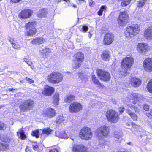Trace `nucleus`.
Returning <instances> with one entry per match:
<instances>
[{
	"instance_id": "obj_9",
	"label": "nucleus",
	"mask_w": 152,
	"mask_h": 152,
	"mask_svg": "<svg viewBox=\"0 0 152 152\" xmlns=\"http://www.w3.org/2000/svg\"><path fill=\"white\" fill-rule=\"evenodd\" d=\"M97 73L99 78L102 80L107 81L110 79V74L103 69H98L97 71Z\"/></svg>"
},
{
	"instance_id": "obj_28",
	"label": "nucleus",
	"mask_w": 152,
	"mask_h": 152,
	"mask_svg": "<svg viewBox=\"0 0 152 152\" xmlns=\"http://www.w3.org/2000/svg\"><path fill=\"white\" fill-rule=\"evenodd\" d=\"M127 113L133 120L137 121V116L134 113V112H131L129 110H128Z\"/></svg>"
},
{
	"instance_id": "obj_59",
	"label": "nucleus",
	"mask_w": 152,
	"mask_h": 152,
	"mask_svg": "<svg viewBox=\"0 0 152 152\" xmlns=\"http://www.w3.org/2000/svg\"><path fill=\"white\" fill-rule=\"evenodd\" d=\"M4 142H10V139H9V138H7V137L6 139H4Z\"/></svg>"
},
{
	"instance_id": "obj_19",
	"label": "nucleus",
	"mask_w": 152,
	"mask_h": 152,
	"mask_svg": "<svg viewBox=\"0 0 152 152\" xmlns=\"http://www.w3.org/2000/svg\"><path fill=\"white\" fill-rule=\"evenodd\" d=\"M56 113L54 109L52 108L48 109L44 113V115L48 118H51L56 115Z\"/></svg>"
},
{
	"instance_id": "obj_51",
	"label": "nucleus",
	"mask_w": 152,
	"mask_h": 152,
	"mask_svg": "<svg viewBox=\"0 0 152 152\" xmlns=\"http://www.w3.org/2000/svg\"><path fill=\"white\" fill-rule=\"evenodd\" d=\"M124 109V108L123 107H121L119 108V111L121 113H122L123 112Z\"/></svg>"
},
{
	"instance_id": "obj_41",
	"label": "nucleus",
	"mask_w": 152,
	"mask_h": 152,
	"mask_svg": "<svg viewBox=\"0 0 152 152\" xmlns=\"http://www.w3.org/2000/svg\"><path fill=\"white\" fill-rule=\"evenodd\" d=\"M131 0H123L121 5L122 6H126L130 3Z\"/></svg>"
},
{
	"instance_id": "obj_55",
	"label": "nucleus",
	"mask_w": 152,
	"mask_h": 152,
	"mask_svg": "<svg viewBox=\"0 0 152 152\" xmlns=\"http://www.w3.org/2000/svg\"><path fill=\"white\" fill-rule=\"evenodd\" d=\"M31 142V145H32V147L33 146H35V145H38V143L36 142Z\"/></svg>"
},
{
	"instance_id": "obj_50",
	"label": "nucleus",
	"mask_w": 152,
	"mask_h": 152,
	"mask_svg": "<svg viewBox=\"0 0 152 152\" xmlns=\"http://www.w3.org/2000/svg\"><path fill=\"white\" fill-rule=\"evenodd\" d=\"M143 108L146 111H148L149 109V106L147 104H145L144 105Z\"/></svg>"
},
{
	"instance_id": "obj_36",
	"label": "nucleus",
	"mask_w": 152,
	"mask_h": 152,
	"mask_svg": "<svg viewBox=\"0 0 152 152\" xmlns=\"http://www.w3.org/2000/svg\"><path fill=\"white\" fill-rule=\"evenodd\" d=\"M92 80L93 82L98 86L101 85L100 83L99 82V80L96 79L95 76L94 75H92Z\"/></svg>"
},
{
	"instance_id": "obj_11",
	"label": "nucleus",
	"mask_w": 152,
	"mask_h": 152,
	"mask_svg": "<svg viewBox=\"0 0 152 152\" xmlns=\"http://www.w3.org/2000/svg\"><path fill=\"white\" fill-rule=\"evenodd\" d=\"M33 11L30 9H26L22 10L19 13L18 16L22 19L29 18L33 14Z\"/></svg>"
},
{
	"instance_id": "obj_60",
	"label": "nucleus",
	"mask_w": 152,
	"mask_h": 152,
	"mask_svg": "<svg viewBox=\"0 0 152 152\" xmlns=\"http://www.w3.org/2000/svg\"><path fill=\"white\" fill-rule=\"evenodd\" d=\"M62 0H55V3L56 4H58L60 2H61Z\"/></svg>"
},
{
	"instance_id": "obj_7",
	"label": "nucleus",
	"mask_w": 152,
	"mask_h": 152,
	"mask_svg": "<svg viewBox=\"0 0 152 152\" xmlns=\"http://www.w3.org/2000/svg\"><path fill=\"white\" fill-rule=\"evenodd\" d=\"M79 136L81 139L86 140L91 139L92 136L91 129L88 127L83 128L80 132Z\"/></svg>"
},
{
	"instance_id": "obj_30",
	"label": "nucleus",
	"mask_w": 152,
	"mask_h": 152,
	"mask_svg": "<svg viewBox=\"0 0 152 152\" xmlns=\"http://www.w3.org/2000/svg\"><path fill=\"white\" fill-rule=\"evenodd\" d=\"M27 32V34L28 36H32L35 34L36 33V29L35 28L30 29L28 30H26Z\"/></svg>"
},
{
	"instance_id": "obj_57",
	"label": "nucleus",
	"mask_w": 152,
	"mask_h": 152,
	"mask_svg": "<svg viewBox=\"0 0 152 152\" xmlns=\"http://www.w3.org/2000/svg\"><path fill=\"white\" fill-rule=\"evenodd\" d=\"M95 4V2L92 0H90L89 2V6H92Z\"/></svg>"
},
{
	"instance_id": "obj_22",
	"label": "nucleus",
	"mask_w": 152,
	"mask_h": 152,
	"mask_svg": "<svg viewBox=\"0 0 152 152\" xmlns=\"http://www.w3.org/2000/svg\"><path fill=\"white\" fill-rule=\"evenodd\" d=\"M128 108L126 109V112L127 113L128 110H129L132 112H135L136 113H139V110L137 108L132 104H129L127 106Z\"/></svg>"
},
{
	"instance_id": "obj_43",
	"label": "nucleus",
	"mask_w": 152,
	"mask_h": 152,
	"mask_svg": "<svg viewBox=\"0 0 152 152\" xmlns=\"http://www.w3.org/2000/svg\"><path fill=\"white\" fill-rule=\"evenodd\" d=\"M64 120L63 117L62 115H60L56 119V122L57 124H59L63 122Z\"/></svg>"
},
{
	"instance_id": "obj_17",
	"label": "nucleus",
	"mask_w": 152,
	"mask_h": 152,
	"mask_svg": "<svg viewBox=\"0 0 152 152\" xmlns=\"http://www.w3.org/2000/svg\"><path fill=\"white\" fill-rule=\"evenodd\" d=\"M54 91V89L53 87L46 85L45 86L42 93L44 95L49 96H51Z\"/></svg>"
},
{
	"instance_id": "obj_20",
	"label": "nucleus",
	"mask_w": 152,
	"mask_h": 152,
	"mask_svg": "<svg viewBox=\"0 0 152 152\" xmlns=\"http://www.w3.org/2000/svg\"><path fill=\"white\" fill-rule=\"evenodd\" d=\"M144 35L148 40H150L152 39V26L150 27L144 32Z\"/></svg>"
},
{
	"instance_id": "obj_63",
	"label": "nucleus",
	"mask_w": 152,
	"mask_h": 152,
	"mask_svg": "<svg viewBox=\"0 0 152 152\" xmlns=\"http://www.w3.org/2000/svg\"><path fill=\"white\" fill-rule=\"evenodd\" d=\"M28 65H29L30 66H31V65L32 64V63L30 61H28V63H27Z\"/></svg>"
},
{
	"instance_id": "obj_27",
	"label": "nucleus",
	"mask_w": 152,
	"mask_h": 152,
	"mask_svg": "<svg viewBox=\"0 0 152 152\" xmlns=\"http://www.w3.org/2000/svg\"><path fill=\"white\" fill-rule=\"evenodd\" d=\"M35 25L34 22H29L26 24V30H28L30 29L35 28L34 27Z\"/></svg>"
},
{
	"instance_id": "obj_58",
	"label": "nucleus",
	"mask_w": 152,
	"mask_h": 152,
	"mask_svg": "<svg viewBox=\"0 0 152 152\" xmlns=\"http://www.w3.org/2000/svg\"><path fill=\"white\" fill-rule=\"evenodd\" d=\"M49 152H59L56 149H54L50 150Z\"/></svg>"
},
{
	"instance_id": "obj_56",
	"label": "nucleus",
	"mask_w": 152,
	"mask_h": 152,
	"mask_svg": "<svg viewBox=\"0 0 152 152\" xmlns=\"http://www.w3.org/2000/svg\"><path fill=\"white\" fill-rule=\"evenodd\" d=\"M38 147H39L38 145H36L34 146H33L32 147V148H33V149L34 150L36 151L37 150V148H38Z\"/></svg>"
},
{
	"instance_id": "obj_25",
	"label": "nucleus",
	"mask_w": 152,
	"mask_h": 152,
	"mask_svg": "<svg viewBox=\"0 0 152 152\" xmlns=\"http://www.w3.org/2000/svg\"><path fill=\"white\" fill-rule=\"evenodd\" d=\"M59 94L55 93L53 97V102L55 105H58L59 101Z\"/></svg>"
},
{
	"instance_id": "obj_14",
	"label": "nucleus",
	"mask_w": 152,
	"mask_h": 152,
	"mask_svg": "<svg viewBox=\"0 0 152 152\" xmlns=\"http://www.w3.org/2000/svg\"><path fill=\"white\" fill-rule=\"evenodd\" d=\"M143 67L145 70L147 72L152 71V58H148L145 59L143 62Z\"/></svg>"
},
{
	"instance_id": "obj_38",
	"label": "nucleus",
	"mask_w": 152,
	"mask_h": 152,
	"mask_svg": "<svg viewBox=\"0 0 152 152\" xmlns=\"http://www.w3.org/2000/svg\"><path fill=\"white\" fill-rule=\"evenodd\" d=\"M7 127V126L6 124L1 122H0V130H5Z\"/></svg>"
},
{
	"instance_id": "obj_47",
	"label": "nucleus",
	"mask_w": 152,
	"mask_h": 152,
	"mask_svg": "<svg viewBox=\"0 0 152 152\" xmlns=\"http://www.w3.org/2000/svg\"><path fill=\"white\" fill-rule=\"evenodd\" d=\"M25 79L30 83H33L34 81V80L28 77H26Z\"/></svg>"
},
{
	"instance_id": "obj_33",
	"label": "nucleus",
	"mask_w": 152,
	"mask_h": 152,
	"mask_svg": "<svg viewBox=\"0 0 152 152\" xmlns=\"http://www.w3.org/2000/svg\"><path fill=\"white\" fill-rule=\"evenodd\" d=\"M75 96L73 95H70L68 96L64 100V101L66 102H70L72 101L75 100Z\"/></svg>"
},
{
	"instance_id": "obj_5",
	"label": "nucleus",
	"mask_w": 152,
	"mask_h": 152,
	"mask_svg": "<svg viewBox=\"0 0 152 152\" xmlns=\"http://www.w3.org/2000/svg\"><path fill=\"white\" fill-rule=\"evenodd\" d=\"M74 59L73 67V68L77 69L81 66L83 61L84 55L81 52L77 53L74 55Z\"/></svg>"
},
{
	"instance_id": "obj_54",
	"label": "nucleus",
	"mask_w": 152,
	"mask_h": 152,
	"mask_svg": "<svg viewBox=\"0 0 152 152\" xmlns=\"http://www.w3.org/2000/svg\"><path fill=\"white\" fill-rule=\"evenodd\" d=\"M37 38L34 39L31 41V43L33 44L37 43Z\"/></svg>"
},
{
	"instance_id": "obj_21",
	"label": "nucleus",
	"mask_w": 152,
	"mask_h": 152,
	"mask_svg": "<svg viewBox=\"0 0 152 152\" xmlns=\"http://www.w3.org/2000/svg\"><path fill=\"white\" fill-rule=\"evenodd\" d=\"M140 96L141 95L139 94L132 92L128 94V97L130 99L139 100Z\"/></svg>"
},
{
	"instance_id": "obj_18",
	"label": "nucleus",
	"mask_w": 152,
	"mask_h": 152,
	"mask_svg": "<svg viewBox=\"0 0 152 152\" xmlns=\"http://www.w3.org/2000/svg\"><path fill=\"white\" fill-rule=\"evenodd\" d=\"M72 150L73 152H87V148L82 145H74Z\"/></svg>"
},
{
	"instance_id": "obj_13",
	"label": "nucleus",
	"mask_w": 152,
	"mask_h": 152,
	"mask_svg": "<svg viewBox=\"0 0 152 152\" xmlns=\"http://www.w3.org/2000/svg\"><path fill=\"white\" fill-rule=\"evenodd\" d=\"M114 40V36L112 33H106L104 37L103 42L104 45H109L111 44Z\"/></svg>"
},
{
	"instance_id": "obj_34",
	"label": "nucleus",
	"mask_w": 152,
	"mask_h": 152,
	"mask_svg": "<svg viewBox=\"0 0 152 152\" xmlns=\"http://www.w3.org/2000/svg\"><path fill=\"white\" fill-rule=\"evenodd\" d=\"M8 148V145L7 143H0V150L5 151Z\"/></svg>"
},
{
	"instance_id": "obj_45",
	"label": "nucleus",
	"mask_w": 152,
	"mask_h": 152,
	"mask_svg": "<svg viewBox=\"0 0 152 152\" xmlns=\"http://www.w3.org/2000/svg\"><path fill=\"white\" fill-rule=\"evenodd\" d=\"M88 26L86 25H84L82 26V31L84 32H86L88 30Z\"/></svg>"
},
{
	"instance_id": "obj_26",
	"label": "nucleus",
	"mask_w": 152,
	"mask_h": 152,
	"mask_svg": "<svg viewBox=\"0 0 152 152\" xmlns=\"http://www.w3.org/2000/svg\"><path fill=\"white\" fill-rule=\"evenodd\" d=\"M47 14V11L45 9H43L40 10L37 14L39 18L45 17Z\"/></svg>"
},
{
	"instance_id": "obj_64",
	"label": "nucleus",
	"mask_w": 152,
	"mask_h": 152,
	"mask_svg": "<svg viewBox=\"0 0 152 152\" xmlns=\"http://www.w3.org/2000/svg\"><path fill=\"white\" fill-rule=\"evenodd\" d=\"M26 152H31V151L29 150V149L28 148H27L25 150Z\"/></svg>"
},
{
	"instance_id": "obj_3",
	"label": "nucleus",
	"mask_w": 152,
	"mask_h": 152,
	"mask_svg": "<svg viewBox=\"0 0 152 152\" xmlns=\"http://www.w3.org/2000/svg\"><path fill=\"white\" fill-rule=\"evenodd\" d=\"M106 116L108 121L112 123H116L118 122L119 116L118 113L114 110H110L106 113Z\"/></svg>"
},
{
	"instance_id": "obj_37",
	"label": "nucleus",
	"mask_w": 152,
	"mask_h": 152,
	"mask_svg": "<svg viewBox=\"0 0 152 152\" xmlns=\"http://www.w3.org/2000/svg\"><path fill=\"white\" fill-rule=\"evenodd\" d=\"M147 88L149 92L152 93V79L148 83Z\"/></svg>"
},
{
	"instance_id": "obj_1",
	"label": "nucleus",
	"mask_w": 152,
	"mask_h": 152,
	"mask_svg": "<svg viewBox=\"0 0 152 152\" xmlns=\"http://www.w3.org/2000/svg\"><path fill=\"white\" fill-rule=\"evenodd\" d=\"M134 61V59L132 57H126L121 62V75L125 76L129 73V69L132 66Z\"/></svg>"
},
{
	"instance_id": "obj_24",
	"label": "nucleus",
	"mask_w": 152,
	"mask_h": 152,
	"mask_svg": "<svg viewBox=\"0 0 152 152\" xmlns=\"http://www.w3.org/2000/svg\"><path fill=\"white\" fill-rule=\"evenodd\" d=\"M56 134L57 136L61 138L67 139L69 138V135L66 133L65 132H56Z\"/></svg>"
},
{
	"instance_id": "obj_53",
	"label": "nucleus",
	"mask_w": 152,
	"mask_h": 152,
	"mask_svg": "<svg viewBox=\"0 0 152 152\" xmlns=\"http://www.w3.org/2000/svg\"><path fill=\"white\" fill-rule=\"evenodd\" d=\"M8 90L10 92H15V91H17V89H14V88H9Z\"/></svg>"
},
{
	"instance_id": "obj_40",
	"label": "nucleus",
	"mask_w": 152,
	"mask_h": 152,
	"mask_svg": "<svg viewBox=\"0 0 152 152\" xmlns=\"http://www.w3.org/2000/svg\"><path fill=\"white\" fill-rule=\"evenodd\" d=\"M106 145V144L104 142H100L97 146V147H96V145L94 146V148H96L97 149H99L101 148H103L104 147H105V146Z\"/></svg>"
},
{
	"instance_id": "obj_6",
	"label": "nucleus",
	"mask_w": 152,
	"mask_h": 152,
	"mask_svg": "<svg viewBox=\"0 0 152 152\" xmlns=\"http://www.w3.org/2000/svg\"><path fill=\"white\" fill-rule=\"evenodd\" d=\"M109 131L108 128L104 126L98 128L95 132L96 135L98 138L102 139L107 137Z\"/></svg>"
},
{
	"instance_id": "obj_49",
	"label": "nucleus",
	"mask_w": 152,
	"mask_h": 152,
	"mask_svg": "<svg viewBox=\"0 0 152 152\" xmlns=\"http://www.w3.org/2000/svg\"><path fill=\"white\" fill-rule=\"evenodd\" d=\"M48 49H48L47 48H45V49H44L43 48H42L40 49V52L41 53H45L47 52V50Z\"/></svg>"
},
{
	"instance_id": "obj_42",
	"label": "nucleus",
	"mask_w": 152,
	"mask_h": 152,
	"mask_svg": "<svg viewBox=\"0 0 152 152\" xmlns=\"http://www.w3.org/2000/svg\"><path fill=\"white\" fill-rule=\"evenodd\" d=\"M39 132L38 130L33 131L32 132L31 135L32 136H35L36 138L39 137Z\"/></svg>"
},
{
	"instance_id": "obj_23",
	"label": "nucleus",
	"mask_w": 152,
	"mask_h": 152,
	"mask_svg": "<svg viewBox=\"0 0 152 152\" xmlns=\"http://www.w3.org/2000/svg\"><path fill=\"white\" fill-rule=\"evenodd\" d=\"M110 53L108 50L104 51L101 55L102 58L105 61L108 60L110 57Z\"/></svg>"
},
{
	"instance_id": "obj_29",
	"label": "nucleus",
	"mask_w": 152,
	"mask_h": 152,
	"mask_svg": "<svg viewBox=\"0 0 152 152\" xmlns=\"http://www.w3.org/2000/svg\"><path fill=\"white\" fill-rule=\"evenodd\" d=\"M114 137L115 138V140L119 142H120L122 139L121 134L118 132H115Z\"/></svg>"
},
{
	"instance_id": "obj_52",
	"label": "nucleus",
	"mask_w": 152,
	"mask_h": 152,
	"mask_svg": "<svg viewBox=\"0 0 152 152\" xmlns=\"http://www.w3.org/2000/svg\"><path fill=\"white\" fill-rule=\"evenodd\" d=\"M78 76L79 77L80 79H82L83 78V73H78Z\"/></svg>"
},
{
	"instance_id": "obj_62",
	"label": "nucleus",
	"mask_w": 152,
	"mask_h": 152,
	"mask_svg": "<svg viewBox=\"0 0 152 152\" xmlns=\"http://www.w3.org/2000/svg\"><path fill=\"white\" fill-rule=\"evenodd\" d=\"M10 42L12 44V45H13V44H14L15 43H14V40H12V39H10Z\"/></svg>"
},
{
	"instance_id": "obj_2",
	"label": "nucleus",
	"mask_w": 152,
	"mask_h": 152,
	"mask_svg": "<svg viewBox=\"0 0 152 152\" xmlns=\"http://www.w3.org/2000/svg\"><path fill=\"white\" fill-rule=\"evenodd\" d=\"M140 30V27L137 24H134L126 28L125 34L127 38H132L137 34Z\"/></svg>"
},
{
	"instance_id": "obj_10",
	"label": "nucleus",
	"mask_w": 152,
	"mask_h": 152,
	"mask_svg": "<svg viewBox=\"0 0 152 152\" xmlns=\"http://www.w3.org/2000/svg\"><path fill=\"white\" fill-rule=\"evenodd\" d=\"M129 18V16L127 12L124 11L121 12L118 19V23L120 26H125L127 23V20Z\"/></svg>"
},
{
	"instance_id": "obj_16",
	"label": "nucleus",
	"mask_w": 152,
	"mask_h": 152,
	"mask_svg": "<svg viewBox=\"0 0 152 152\" xmlns=\"http://www.w3.org/2000/svg\"><path fill=\"white\" fill-rule=\"evenodd\" d=\"M130 84L131 86L134 88L139 87L141 84V80L136 77H131L130 80Z\"/></svg>"
},
{
	"instance_id": "obj_46",
	"label": "nucleus",
	"mask_w": 152,
	"mask_h": 152,
	"mask_svg": "<svg viewBox=\"0 0 152 152\" xmlns=\"http://www.w3.org/2000/svg\"><path fill=\"white\" fill-rule=\"evenodd\" d=\"M146 114L147 117L150 118H152V109L150 110L149 112L146 113Z\"/></svg>"
},
{
	"instance_id": "obj_4",
	"label": "nucleus",
	"mask_w": 152,
	"mask_h": 152,
	"mask_svg": "<svg viewBox=\"0 0 152 152\" xmlns=\"http://www.w3.org/2000/svg\"><path fill=\"white\" fill-rule=\"evenodd\" d=\"M48 79L51 83H58L62 80V75L57 72H53L48 76Z\"/></svg>"
},
{
	"instance_id": "obj_61",
	"label": "nucleus",
	"mask_w": 152,
	"mask_h": 152,
	"mask_svg": "<svg viewBox=\"0 0 152 152\" xmlns=\"http://www.w3.org/2000/svg\"><path fill=\"white\" fill-rule=\"evenodd\" d=\"M23 61L26 63H27L28 62V59L26 58H24L23 59Z\"/></svg>"
},
{
	"instance_id": "obj_31",
	"label": "nucleus",
	"mask_w": 152,
	"mask_h": 152,
	"mask_svg": "<svg viewBox=\"0 0 152 152\" xmlns=\"http://www.w3.org/2000/svg\"><path fill=\"white\" fill-rule=\"evenodd\" d=\"M53 130L49 128H45L42 130V134H46L48 135L50 134L51 132Z\"/></svg>"
},
{
	"instance_id": "obj_48",
	"label": "nucleus",
	"mask_w": 152,
	"mask_h": 152,
	"mask_svg": "<svg viewBox=\"0 0 152 152\" xmlns=\"http://www.w3.org/2000/svg\"><path fill=\"white\" fill-rule=\"evenodd\" d=\"M12 46L13 48L16 49H19L20 48V47L19 45L18 44H16L15 43L13 44Z\"/></svg>"
},
{
	"instance_id": "obj_39",
	"label": "nucleus",
	"mask_w": 152,
	"mask_h": 152,
	"mask_svg": "<svg viewBox=\"0 0 152 152\" xmlns=\"http://www.w3.org/2000/svg\"><path fill=\"white\" fill-rule=\"evenodd\" d=\"M147 0H140L137 4V6L139 7L143 6Z\"/></svg>"
},
{
	"instance_id": "obj_12",
	"label": "nucleus",
	"mask_w": 152,
	"mask_h": 152,
	"mask_svg": "<svg viewBox=\"0 0 152 152\" xmlns=\"http://www.w3.org/2000/svg\"><path fill=\"white\" fill-rule=\"evenodd\" d=\"M81 104L77 102H74L71 104L69 106V111L71 113H76L79 112L82 109Z\"/></svg>"
},
{
	"instance_id": "obj_32",
	"label": "nucleus",
	"mask_w": 152,
	"mask_h": 152,
	"mask_svg": "<svg viewBox=\"0 0 152 152\" xmlns=\"http://www.w3.org/2000/svg\"><path fill=\"white\" fill-rule=\"evenodd\" d=\"M18 135V136L19 134H20V137L22 140H24L26 137V135L25 134V133L24 131L23 130H20L17 133Z\"/></svg>"
},
{
	"instance_id": "obj_15",
	"label": "nucleus",
	"mask_w": 152,
	"mask_h": 152,
	"mask_svg": "<svg viewBox=\"0 0 152 152\" xmlns=\"http://www.w3.org/2000/svg\"><path fill=\"white\" fill-rule=\"evenodd\" d=\"M148 46L146 43H140L137 48V50L139 53L144 54L148 51Z\"/></svg>"
},
{
	"instance_id": "obj_44",
	"label": "nucleus",
	"mask_w": 152,
	"mask_h": 152,
	"mask_svg": "<svg viewBox=\"0 0 152 152\" xmlns=\"http://www.w3.org/2000/svg\"><path fill=\"white\" fill-rule=\"evenodd\" d=\"M37 43L39 44L43 43L45 41V39L43 38H37Z\"/></svg>"
},
{
	"instance_id": "obj_35",
	"label": "nucleus",
	"mask_w": 152,
	"mask_h": 152,
	"mask_svg": "<svg viewBox=\"0 0 152 152\" xmlns=\"http://www.w3.org/2000/svg\"><path fill=\"white\" fill-rule=\"evenodd\" d=\"M107 7L105 6H102L98 12V14L99 16H101L103 12L106 10Z\"/></svg>"
},
{
	"instance_id": "obj_8",
	"label": "nucleus",
	"mask_w": 152,
	"mask_h": 152,
	"mask_svg": "<svg viewBox=\"0 0 152 152\" xmlns=\"http://www.w3.org/2000/svg\"><path fill=\"white\" fill-rule=\"evenodd\" d=\"M34 104V102L32 100H24L20 104V108L23 112H26L32 109Z\"/></svg>"
}]
</instances>
